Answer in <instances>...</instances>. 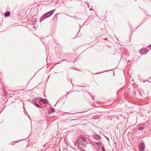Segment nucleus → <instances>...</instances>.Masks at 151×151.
<instances>
[{"label":"nucleus","instance_id":"2eb2a0df","mask_svg":"<svg viewBox=\"0 0 151 151\" xmlns=\"http://www.w3.org/2000/svg\"><path fill=\"white\" fill-rule=\"evenodd\" d=\"M68 143H69V142H65V144H66V145H67L68 144Z\"/></svg>","mask_w":151,"mask_h":151},{"label":"nucleus","instance_id":"f03ea898","mask_svg":"<svg viewBox=\"0 0 151 151\" xmlns=\"http://www.w3.org/2000/svg\"><path fill=\"white\" fill-rule=\"evenodd\" d=\"M50 16L48 14L47 12L45 14H44L41 18L40 22H41L43 20L45 19V18L50 17Z\"/></svg>","mask_w":151,"mask_h":151},{"label":"nucleus","instance_id":"9b49d317","mask_svg":"<svg viewBox=\"0 0 151 151\" xmlns=\"http://www.w3.org/2000/svg\"><path fill=\"white\" fill-rule=\"evenodd\" d=\"M147 47L150 50L151 49V45H150L149 46H148Z\"/></svg>","mask_w":151,"mask_h":151},{"label":"nucleus","instance_id":"0eeeda50","mask_svg":"<svg viewBox=\"0 0 151 151\" xmlns=\"http://www.w3.org/2000/svg\"><path fill=\"white\" fill-rule=\"evenodd\" d=\"M54 10H52L47 12L48 13V14L51 16L54 13Z\"/></svg>","mask_w":151,"mask_h":151},{"label":"nucleus","instance_id":"9d476101","mask_svg":"<svg viewBox=\"0 0 151 151\" xmlns=\"http://www.w3.org/2000/svg\"><path fill=\"white\" fill-rule=\"evenodd\" d=\"M38 99L37 98H36L35 99H32L33 102H35Z\"/></svg>","mask_w":151,"mask_h":151},{"label":"nucleus","instance_id":"aec40b11","mask_svg":"<svg viewBox=\"0 0 151 151\" xmlns=\"http://www.w3.org/2000/svg\"><path fill=\"white\" fill-rule=\"evenodd\" d=\"M75 113H73V114H75Z\"/></svg>","mask_w":151,"mask_h":151},{"label":"nucleus","instance_id":"423d86ee","mask_svg":"<svg viewBox=\"0 0 151 151\" xmlns=\"http://www.w3.org/2000/svg\"><path fill=\"white\" fill-rule=\"evenodd\" d=\"M10 15V13L9 12H6L5 13L4 15L5 16L8 17Z\"/></svg>","mask_w":151,"mask_h":151},{"label":"nucleus","instance_id":"4468645a","mask_svg":"<svg viewBox=\"0 0 151 151\" xmlns=\"http://www.w3.org/2000/svg\"><path fill=\"white\" fill-rule=\"evenodd\" d=\"M101 149L102 150H105L104 147H101Z\"/></svg>","mask_w":151,"mask_h":151},{"label":"nucleus","instance_id":"b1692460","mask_svg":"<svg viewBox=\"0 0 151 151\" xmlns=\"http://www.w3.org/2000/svg\"><path fill=\"white\" fill-rule=\"evenodd\" d=\"M59 151H60V150Z\"/></svg>","mask_w":151,"mask_h":151},{"label":"nucleus","instance_id":"6ab92c4d","mask_svg":"<svg viewBox=\"0 0 151 151\" xmlns=\"http://www.w3.org/2000/svg\"><path fill=\"white\" fill-rule=\"evenodd\" d=\"M77 119H72L71 120H76Z\"/></svg>","mask_w":151,"mask_h":151},{"label":"nucleus","instance_id":"dca6fc26","mask_svg":"<svg viewBox=\"0 0 151 151\" xmlns=\"http://www.w3.org/2000/svg\"><path fill=\"white\" fill-rule=\"evenodd\" d=\"M83 146L85 147H86V145H83Z\"/></svg>","mask_w":151,"mask_h":151},{"label":"nucleus","instance_id":"6e6552de","mask_svg":"<svg viewBox=\"0 0 151 151\" xmlns=\"http://www.w3.org/2000/svg\"><path fill=\"white\" fill-rule=\"evenodd\" d=\"M34 105L35 106H36L38 108H41V106L37 103H35L34 104Z\"/></svg>","mask_w":151,"mask_h":151},{"label":"nucleus","instance_id":"ddd939ff","mask_svg":"<svg viewBox=\"0 0 151 151\" xmlns=\"http://www.w3.org/2000/svg\"><path fill=\"white\" fill-rule=\"evenodd\" d=\"M83 142H79V143H78V142H76V143H77V144H82V143Z\"/></svg>","mask_w":151,"mask_h":151},{"label":"nucleus","instance_id":"f8f14e48","mask_svg":"<svg viewBox=\"0 0 151 151\" xmlns=\"http://www.w3.org/2000/svg\"><path fill=\"white\" fill-rule=\"evenodd\" d=\"M16 142H12V143L11 144H12V145H14V144L16 143ZM10 144L11 145V144Z\"/></svg>","mask_w":151,"mask_h":151},{"label":"nucleus","instance_id":"4be33fe9","mask_svg":"<svg viewBox=\"0 0 151 151\" xmlns=\"http://www.w3.org/2000/svg\"><path fill=\"white\" fill-rule=\"evenodd\" d=\"M74 142V144H76L75 142Z\"/></svg>","mask_w":151,"mask_h":151},{"label":"nucleus","instance_id":"39448f33","mask_svg":"<svg viewBox=\"0 0 151 151\" xmlns=\"http://www.w3.org/2000/svg\"><path fill=\"white\" fill-rule=\"evenodd\" d=\"M80 140L83 141H86V138L83 137H81L78 139V140L80 141Z\"/></svg>","mask_w":151,"mask_h":151},{"label":"nucleus","instance_id":"1a4fd4ad","mask_svg":"<svg viewBox=\"0 0 151 151\" xmlns=\"http://www.w3.org/2000/svg\"><path fill=\"white\" fill-rule=\"evenodd\" d=\"M145 129V127H139L138 128V129L139 130H142Z\"/></svg>","mask_w":151,"mask_h":151},{"label":"nucleus","instance_id":"f257e3e1","mask_svg":"<svg viewBox=\"0 0 151 151\" xmlns=\"http://www.w3.org/2000/svg\"><path fill=\"white\" fill-rule=\"evenodd\" d=\"M145 145L144 142H141L139 145V151H144Z\"/></svg>","mask_w":151,"mask_h":151},{"label":"nucleus","instance_id":"f3484780","mask_svg":"<svg viewBox=\"0 0 151 151\" xmlns=\"http://www.w3.org/2000/svg\"><path fill=\"white\" fill-rule=\"evenodd\" d=\"M93 10V9H92V8H90V10Z\"/></svg>","mask_w":151,"mask_h":151},{"label":"nucleus","instance_id":"a211bd4d","mask_svg":"<svg viewBox=\"0 0 151 151\" xmlns=\"http://www.w3.org/2000/svg\"><path fill=\"white\" fill-rule=\"evenodd\" d=\"M96 143L98 145H99V142H98V143H97V142H96Z\"/></svg>","mask_w":151,"mask_h":151},{"label":"nucleus","instance_id":"7ed1b4c3","mask_svg":"<svg viewBox=\"0 0 151 151\" xmlns=\"http://www.w3.org/2000/svg\"><path fill=\"white\" fill-rule=\"evenodd\" d=\"M148 50L146 48H143L140 50V53L142 54H145L148 52Z\"/></svg>","mask_w":151,"mask_h":151},{"label":"nucleus","instance_id":"412c9836","mask_svg":"<svg viewBox=\"0 0 151 151\" xmlns=\"http://www.w3.org/2000/svg\"><path fill=\"white\" fill-rule=\"evenodd\" d=\"M19 141H16V142H19Z\"/></svg>","mask_w":151,"mask_h":151},{"label":"nucleus","instance_id":"20e7f679","mask_svg":"<svg viewBox=\"0 0 151 151\" xmlns=\"http://www.w3.org/2000/svg\"><path fill=\"white\" fill-rule=\"evenodd\" d=\"M39 99L43 104H46L48 103V100L46 99H43L42 98H40Z\"/></svg>","mask_w":151,"mask_h":151},{"label":"nucleus","instance_id":"5701e85b","mask_svg":"<svg viewBox=\"0 0 151 151\" xmlns=\"http://www.w3.org/2000/svg\"><path fill=\"white\" fill-rule=\"evenodd\" d=\"M101 151H105V150H102Z\"/></svg>","mask_w":151,"mask_h":151}]
</instances>
